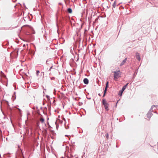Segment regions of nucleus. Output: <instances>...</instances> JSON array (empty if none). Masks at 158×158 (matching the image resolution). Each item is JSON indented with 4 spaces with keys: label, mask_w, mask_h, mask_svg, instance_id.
Returning <instances> with one entry per match:
<instances>
[{
    "label": "nucleus",
    "mask_w": 158,
    "mask_h": 158,
    "mask_svg": "<svg viewBox=\"0 0 158 158\" xmlns=\"http://www.w3.org/2000/svg\"><path fill=\"white\" fill-rule=\"evenodd\" d=\"M114 79L116 80L118 78L120 77L121 72L119 70L117 71L114 72Z\"/></svg>",
    "instance_id": "nucleus-1"
},
{
    "label": "nucleus",
    "mask_w": 158,
    "mask_h": 158,
    "mask_svg": "<svg viewBox=\"0 0 158 158\" xmlns=\"http://www.w3.org/2000/svg\"><path fill=\"white\" fill-rule=\"evenodd\" d=\"M102 104L104 106L105 110L108 111L109 110L108 106L109 104L107 102L106 100L105 99H103L102 101Z\"/></svg>",
    "instance_id": "nucleus-2"
},
{
    "label": "nucleus",
    "mask_w": 158,
    "mask_h": 158,
    "mask_svg": "<svg viewBox=\"0 0 158 158\" xmlns=\"http://www.w3.org/2000/svg\"><path fill=\"white\" fill-rule=\"evenodd\" d=\"M155 107V106H152L151 109L148 112V113L147 114V117L148 118H150L151 116L152 115V113L151 112V111L152 110H152L153 108L154 107Z\"/></svg>",
    "instance_id": "nucleus-3"
},
{
    "label": "nucleus",
    "mask_w": 158,
    "mask_h": 158,
    "mask_svg": "<svg viewBox=\"0 0 158 158\" xmlns=\"http://www.w3.org/2000/svg\"><path fill=\"white\" fill-rule=\"evenodd\" d=\"M128 83H127L125 85H124L121 90L119 91V93H120V94H119L121 96L122 95L123 92L124 90L126 89L127 85H128Z\"/></svg>",
    "instance_id": "nucleus-4"
},
{
    "label": "nucleus",
    "mask_w": 158,
    "mask_h": 158,
    "mask_svg": "<svg viewBox=\"0 0 158 158\" xmlns=\"http://www.w3.org/2000/svg\"><path fill=\"white\" fill-rule=\"evenodd\" d=\"M108 83H109L108 81H107L106 83V86L104 90V93L103 95V97H104L105 96L106 93L107 91V89L108 87Z\"/></svg>",
    "instance_id": "nucleus-5"
},
{
    "label": "nucleus",
    "mask_w": 158,
    "mask_h": 158,
    "mask_svg": "<svg viewBox=\"0 0 158 158\" xmlns=\"http://www.w3.org/2000/svg\"><path fill=\"white\" fill-rule=\"evenodd\" d=\"M136 59L139 61H140V56L138 52H136Z\"/></svg>",
    "instance_id": "nucleus-6"
},
{
    "label": "nucleus",
    "mask_w": 158,
    "mask_h": 158,
    "mask_svg": "<svg viewBox=\"0 0 158 158\" xmlns=\"http://www.w3.org/2000/svg\"><path fill=\"white\" fill-rule=\"evenodd\" d=\"M127 60V58H125L123 61L120 64V66H122L124 64L126 63Z\"/></svg>",
    "instance_id": "nucleus-7"
},
{
    "label": "nucleus",
    "mask_w": 158,
    "mask_h": 158,
    "mask_svg": "<svg viewBox=\"0 0 158 158\" xmlns=\"http://www.w3.org/2000/svg\"><path fill=\"white\" fill-rule=\"evenodd\" d=\"M83 82L85 84L87 85L89 83V80L87 78H85L83 80Z\"/></svg>",
    "instance_id": "nucleus-8"
},
{
    "label": "nucleus",
    "mask_w": 158,
    "mask_h": 158,
    "mask_svg": "<svg viewBox=\"0 0 158 158\" xmlns=\"http://www.w3.org/2000/svg\"><path fill=\"white\" fill-rule=\"evenodd\" d=\"M40 121L42 123H44L45 125L46 126V124L44 123V119L43 118H41L40 119Z\"/></svg>",
    "instance_id": "nucleus-9"
},
{
    "label": "nucleus",
    "mask_w": 158,
    "mask_h": 158,
    "mask_svg": "<svg viewBox=\"0 0 158 158\" xmlns=\"http://www.w3.org/2000/svg\"><path fill=\"white\" fill-rule=\"evenodd\" d=\"M68 12L69 13H71L72 12V9L71 8H69L67 9Z\"/></svg>",
    "instance_id": "nucleus-10"
},
{
    "label": "nucleus",
    "mask_w": 158,
    "mask_h": 158,
    "mask_svg": "<svg viewBox=\"0 0 158 158\" xmlns=\"http://www.w3.org/2000/svg\"><path fill=\"white\" fill-rule=\"evenodd\" d=\"M116 6V1H115L112 5V6L113 8H115Z\"/></svg>",
    "instance_id": "nucleus-11"
},
{
    "label": "nucleus",
    "mask_w": 158,
    "mask_h": 158,
    "mask_svg": "<svg viewBox=\"0 0 158 158\" xmlns=\"http://www.w3.org/2000/svg\"><path fill=\"white\" fill-rule=\"evenodd\" d=\"M1 74L2 76H3L4 77H6V76L4 74L2 71H1Z\"/></svg>",
    "instance_id": "nucleus-12"
},
{
    "label": "nucleus",
    "mask_w": 158,
    "mask_h": 158,
    "mask_svg": "<svg viewBox=\"0 0 158 158\" xmlns=\"http://www.w3.org/2000/svg\"><path fill=\"white\" fill-rule=\"evenodd\" d=\"M105 136H106V138L107 139H108V138H109V136L108 134L107 133L106 134V135H105Z\"/></svg>",
    "instance_id": "nucleus-13"
},
{
    "label": "nucleus",
    "mask_w": 158,
    "mask_h": 158,
    "mask_svg": "<svg viewBox=\"0 0 158 158\" xmlns=\"http://www.w3.org/2000/svg\"><path fill=\"white\" fill-rule=\"evenodd\" d=\"M15 28V27H9V29H10V30H12L14 28Z\"/></svg>",
    "instance_id": "nucleus-14"
},
{
    "label": "nucleus",
    "mask_w": 158,
    "mask_h": 158,
    "mask_svg": "<svg viewBox=\"0 0 158 158\" xmlns=\"http://www.w3.org/2000/svg\"><path fill=\"white\" fill-rule=\"evenodd\" d=\"M17 109L19 110L20 113L21 114V110L19 108H18Z\"/></svg>",
    "instance_id": "nucleus-15"
},
{
    "label": "nucleus",
    "mask_w": 158,
    "mask_h": 158,
    "mask_svg": "<svg viewBox=\"0 0 158 158\" xmlns=\"http://www.w3.org/2000/svg\"><path fill=\"white\" fill-rule=\"evenodd\" d=\"M40 72V71L39 70H37L36 71V73L37 75Z\"/></svg>",
    "instance_id": "nucleus-16"
},
{
    "label": "nucleus",
    "mask_w": 158,
    "mask_h": 158,
    "mask_svg": "<svg viewBox=\"0 0 158 158\" xmlns=\"http://www.w3.org/2000/svg\"><path fill=\"white\" fill-rule=\"evenodd\" d=\"M52 66L51 65V66L50 67V69H49V71H50L51 70V69L52 68Z\"/></svg>",
    "instance_id": "nucleus-17"
},
{
    "label": "nucleus",
    "mask_w": 158,
    "mask_h": 158,
    "mask_svg": "<svg viewBox=\"0 0 158 158\" xmlns=\"http://www.w3.org/2000/svg\"><path fill=\"white\" fill-rule=\"evenodd\" d=\"M49 61L48 60H47V61H46V64H49V63H48V62H49Z\"/></svg>",
    "instance_id": "nucleus-18"
},
{
    "label": "nucleus",
    "mask_w": 158,
    "mask_h": 158,
    "mask_svg": "<svg viewBox=\"0 0 158 158\" xmlns=\"http://www.w3.org/2000/svg\"><path fill=\"white\" fill-rule=\"evenodd\" d=\"M46 97H47V98L48 99L49 98V96H48V95H47L46 96Z\"/></svg>",
    "instance_id": "nucleus-19"
},
{
    "label": "nucleus",
    "mask_w": 158,
    "mask_h": 158,
    "mask_svg": "<svg viewBox=\"0 0 158 158\" xmlns=\"http://www.w3.org/2000/svg\"><path fill=\"white\" fill-rule=\"evenodd\" d=\"M156 4H157V3H155V6L156 7H157V5Z\"/></svg>",
    "instance_id": "nucleus-20"
},
{
    "label": "nucleus",
    "mask_w": 158,
    "mask_h": 158,
    "mask_svg": "<svg viewBox=\"0 0 158 158\" xmlns=\"http://www.w3.org/2000/svg\"><path fill=\"white\" fill-rule=\"evenodd\" d=\"M25 46V44H23V47H24V46Z\"/></svg>",
    "instance_id": "nucleus-21"
},
{
    "label": "nucleus",
    "mask_w": 158,
    "mask_h": 158,
    "mask_svg": "<svg viewBox=\"0 0 158 158\" xmlns=\"http://www.w3.org/2000/svg\"><path fill=\"white\" fill-rule=\"evenodd\" d=\"M98 95H99V96H100V94H98Z\"/></svg>",
    "instance_id": "nucleus-22"
}]
</instances>
